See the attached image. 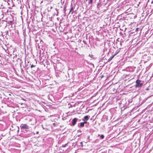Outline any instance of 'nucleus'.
<instances>
[{"label": "nucleus", "instance_id": "20e7f679", "mask_svg": "<svg viewBox=\"0 0 153 153\" xmlns=\"http://www.w3.org/2000/svg\"><path fill=\"white\" fill-rule=\"evenodd\" d=\"M78 120V119L76 118H75L72 120V123L73 126L75 125Z\"/></svg>", "mask_w": 153, "mask_h": 153}, {"label": "nucleus", "instance_id": "ddd939ff", "mask_svg": "<svg viewBox=\"0 0 153 153\" xmlns=\"http://www.w3.org/2000/svg\"><path fill=\"white\" fill-rule=\"evenodd\" d=\"M120 39L118 38V39H117V40H116V43H117V42H120Z\"/></svg>", "mask_w": 153, "mask_h": 153}, {"label": "nucleus", "instance_id": "f8f14e48", "mask_svg": "<svg viewBox=\"0 0 153 153\" xmlns=\"http://www.w3.org/2000/svg\"><path fill=\"white\" fill-rule=\"evenodd\" d=\"M67 143L65 144H64V145H62V147H66V146H67Z\"/></svg>", "mask_w": 153, "mask_h": 153}, {"label": "nucleus", "instance_id": "1a4fd4ad", "mask_svg": "<svg viewBox=\"0 0 153 153\" xmlns=\"http://www.w3.org/2000/svg\"><path fill=\"white\" fill-rule=\"evenodd\" d=\"M120 52V51L119 50H117L116 51L115 53L114 54V56H115L116 55H117L118 53L119 52Z\"/></svg>", "mask_w": 153, "mask_h": 153}, {"label": "nucleus", "instance_id": "9d476101", "mask_svg": "<svg viewBox=\"0 0 153 153\" xmlns=\"http://www.w3.org/2000/svg\"><path fill=\"white\" fill-rule=\"evenodd\" d=\"M83 123H84V124H88V125H89V123L88 122H87V121H83Z\"/></svg>", "mask_w": 153, "mask_h": 153}, {"label": "nucleus", "instance_id": "f03ea898", "mask_svg": "<svg viewBox=\"0 0 153 153\" xmlns=\"http://www.w3.org/2000/svg\"><path fill=\"white\" fill-rule=\"evenodd\" d=\"M39 59L40 62L42 64H43L45 62V63L46 62L47 59L45 57L43 56L39 57Z\"/></svg>", "mask_w": 153, "mask_h": 153}, {"label": "nucleus", "instance_id": "5701e85b", "mask_svg": "<svg viewBox=\"0 0 153 153\" xmlns=\"http://www.w3.org/2000/svg\"><path fill=\"white\" fill-rule=\"evenodd\" d=\"M52 8V6H51L50 7V9H51Z\"/></svg>", "mask_w": 153, "mask_h": 153}, {"label": "nucleus", "instance_id": "4468645a", "mask_svg": "<svg viewBox=\"0 0 153 153\" xmlns=\"http://www.w3.org/2000/svg\"><path fill=\"white\" fill-rule=\"evenodd\" d=\"M66 119V117H63L62 118V119L63 120H65Z\"/></svg>", "mask_w": 153, "mask_h": 153}, {"label": "nucleus", "instance_id": "c756f323", "mask_svg": "<svg viewBox=\"0 0 153 153\" xmlns=\"http://www.w3.org/2000/svg\"><path fill=\"white\" fill-rule=\"evenodd\" d=\"M53 124H54V125H55V124L54 123H53Z\"/></svg>", "mask_w": 153, "mask_h": 153}, {"label": "nucleus", "instance_id": "4be33fe9", "mask_svg": "<svg viewBox=\"0 0 153 153\" xmlns=\"http://www.w3.org/2000/svg\"><path fill=\"white\" fill-rule=\"evenodd\" d=\"M39 131H37V132H36V134H39Z\"/></svg>", "mask_w": 153, "mask_h": 153}, {"label": "nucleus", "instance_id": "7c9ffc66", "mask_svg": "<svg viewBox=\"0 0 153 153\" xmlns=\"http://www.w3.org/2000/svg\"><path fill=\"white\" fill-rule=\"evenodd\" d=\"M53 124H54V125H55V124L54 123H53Z\"/></svg>", "mask_w": 153, "mask_h": 153}, {"label": "nucleus", "instance_id": "c85d7f7f", "mask_svg": "<svg viewBox=\"0 0 153 153\" xmlns=\"http://www.w3.org/2000/svg\"><path fill=\"white\" fill-rule=\"evenodd\" d=\"M98 136H100V134H98Z\"/></svg>", "mask_w": 153, "mask_h": 153}, {"label": "nucleus", "instance_id": "bb28decb", "mask_svg": "<svg viewBox=\"0 0 153 153\" xmlns=\"http://www.w3.org/2000/svg\"><path fill=\"white\" fill-rule=\"evenodd\" d=\"M151 3H152V4H153V0H152V1Z\"/></svg>", "mask_w": 153, "mask_h": 153}, {"label": "nucleus", "instance_id": "aec40b11", "mask_svg": "<svg viewBox=\"0 0 153 153\" xmlns=\"http://www.w3.org/2000/svg\"><path fill=\"white\" fill-rule=\"evenodd\" d=\"M100 4L99 3H98L97 5V7H98V6Z\"/></svg>", "mask_w": 153, "mask_h": 153}, {"label": "nucleus", "instance_id": "7ed1b4c3", "mask_svg": "<svg viewBox=\"0 0 153 153\" xmlns=\"http://www.w3.org/2000/svg\"><path fill=\"white\" fill-rule=\"evenodd\" d=\"M20 127L21 129H29V126L26 124H21Z\"/></svg>", "mask_w": 153, "mask_h": 153}, {"label": "nucleus", "instance_id": "b1692460", "mask_svg": "<svg viewBox=\"0 0 153 153\" xmlns=\"http://www.w3.org/2000/svg\"><path fill=\"white\" fill-rule=\"evenodd\" d=\"M146 90L147 91H148L149 90V88H147L146 89Z\"/></svg>", "mask_w": 153, "mask_h": 153}, {"label": "nucleus", "instance_id": "9b49d317", "mask_svg": "<svg viewBox=\"0 0 153 153\" xmlns=\"http://www.w3.org/2000/svg\"><path fill=\"white\" fill-rule=\"evenodd\" d=\"M104 137V136L103 135V134H102L101 135V136H100V138L101 139H103Z\"/></svg>", "mask_w": 153, "mask_h": 153}, {"label": "nucleus", "instance_id": "412c9836", "mask_svg": "<svg viewBox=\"0 0 153 153\" xmlns=\"http://www.w3.org/2000/svg\"><path fill=\"white\" fill-rule=\"evenodd\" d=\"M119 42H120V45H121L122 44V42L121 41H120Z\"/></svg>", "mask_w": 153, "mask_h": 153}, {"label": "nucleus", "instance_id": "0eeeda50", "mask_svg": "<svg viewBox=\"0 0 153 153\" xmlns=\"http://www.w3.org/2000/svg\"><path fill=\"white\" fill-rule=\"evenodd\" d=\"M84 126L85 124H84V123L83 122H82L79 123L78 124L77 126L79 128H80L84 127Z\"/></svg>", "mask_w": 153, "mask_h": 153}, {"label": "nucleus", "instance_id": "a211bd4d", "mask_svg": "<svg viewBox=\"0 0 153 153\" xmlns=\"http://www.w3.org/2000/svg\"><path fill=\"white\" fill-rule=\"evenodd\" d=\"M10 24H12L13 22V21H10Z\"/></svg>", "mask_w": 153, "mask_h": 153}, {"label": "nucleus", "instance_id": "39448f33", "mask_svg": "<svg viewBox=\"0 0 153 153\" xmlns=\"http://www.w3.org/2000/svg\"><path fill=\"white\" fill-rule=\"evenodd\" d=\"M90 117L89 115H86L84 116L82 119L83 121H88L90 118Z\"/></svg>", "mask_w": 153, "mask_h": 153}, {"label": "nucleus", "instance_id": "a878e982", "mask_svg": "<svg viewBox=\"0 0 153 153\" xmlns=\"http://www.w3.org/2000/svg\"><path fill=\"white\" fill-rule=\"evenodd\" d=\"M139 29V28H137L136 29V30H138Z\"/></svg>", "mask_w": 153, "mask_h": 153}, {"label": "nucleus", "instance_id": "6e6552de", "mask_svg": "<svg viewBox=\"0 0 153 153\" xmlns=\"http://www.w3.org/2000/svg\"><path fill=\"white\" fill-rule=\"evenodd\" d=\"M114 56H115L114 55H112L108 59V62H110V61H111L113 59V58L114 57Z\"/></svg>", "mask_w": 153, "mask_h": 153}, {"label": "nucleus", "instance_id": "cd10ccee", "mask_svg": "<svg viewBox=\"0 0 153 153\" xmlns=\"http://www.w3.org/2000/svg\"><path fill=\"white\" fill-rule=\"evenodd\" d=\"M89 138V136H88V139Z\"/></svg>", "mask_w": 153, "mask_h": 153}, {"label": "nucleus", "instance_id": "423d86ee", "mask_svg": "<svg viewBox=\"0 0 153 153\" xmlns=\"http://www.w3.org/2000/svg\"><path fill=\"white\" fill-rule=\"evenodd\" d=\"M75 8V7L71 3V9L70 10L69 13H70L71 12V14H73L74 12V9Z\"/></svg>", "mask_w": 153, "mask_h": 153}, {"label": "nucleus", "instance_id": "dca6fc26", "mask_svg": "<svg viewBox=\"0 0 153 153\" xmlns=\"http://www.w3.org/2000/svg\"><path fill=\"white\" fill-rule=\"evenodd\" d=\"M77 131L78 132H82V131L81 130H78Z\"/></svg>", "mask_w": 153, "mask_h": 153}, {"label": "nucleus", "instance_id": "f257e3e1", "mask_svg": "<svg viewBox=\"0 0 153 153\" xmlns=\"http://www.w3.org/2000/svg\"><path fill=\"white\" fill-rule=\"evenodd\" d=\"M143 84L142 81L139 80L137 79L136 81V84L135 85V88H139L141 87Z\"/></svg>", "mask_w": 153, "mask_h": 153}, {"label": "nucleus", "instance_id": "2eb2a0df", "mask_svg": "<svg viewBox=\"0 0 153 153\" xmlns=\"http://www.w3.org/2000/svg\"><path fill=\"white\" fill-rule=\"evenodd\" d=\"M35 67V66L33 65H32L31 66V68H33V67Z\"/></svg>", "mask_w": 153, "mask_h": 153}, {"label": "nucleus", "instance_id": "f3484780", "mask_svg": "<svg viewBox=\"0 0 153 153\" xmlns=\"http://www.w3.org/2000/svg\"><path fill=\"white\" fill-rule=\"evenodd\" d=\"M129 75H126L125 77L127 78L128 76Z\"/></svg>", "mask_w": 153, "mask_h": 153}, {"label": "nucleus", "instance_id": "6ab92c4d", "mask_svg": "<svg viewBox=\"0 0 153 153\" xmlns=\"http://www.w3.org/2000/svg\"><path fill=\"white\" fill-rule=\"evenodd\" d=\"M88 124H86L85 125V126L86 127H88Z\"/></svg>", "mask_w": 153, "mask_h": 153}, {"label": "nucleus", "instance_id": "393cba45", "mask_svg": "<svg viewBox=\"0 0 153 153\" xmlns=\"http://www.w3.org/2000/svg\"><path fill=\"white\" fill-rule=\"evenodd\" d=\"M82 142H81L80 143V144L81 145H82Z\"/></svg>", "mask_w": 153, "mask_h": 153}]
</instances>
